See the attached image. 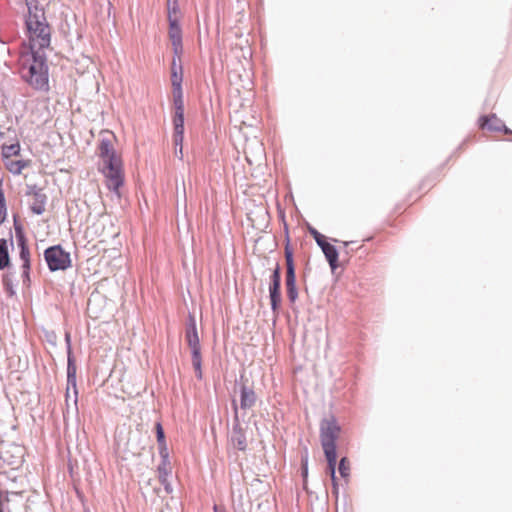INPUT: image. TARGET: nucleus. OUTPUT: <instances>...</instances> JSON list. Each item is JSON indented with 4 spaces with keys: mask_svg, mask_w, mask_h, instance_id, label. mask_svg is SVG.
I'll use <instances>...</instances> for the list:
<instances>
[{
    "mask_svg": "<svg viewBox=\"0 0 512 512\" xmlns=\"http://www.w3.org/2000/svg\"><path fill=\"white\" fill-rule=\"evenodd\" d=\"M25 26L29 33V50L32 63L28 68V76L25 81L34 89L40 91L49 90V68L44 49L51 44V27L45 13L35 16L34 19H25Z\"/></svg>",
    "mask_w": 512,
    "mask_h": 512,
    "instance_id": "f257e3e1",
    "label": "nucleus"
},
{
    "mask_svg": "<svg viewBox=\"0 0 512 512\" xmlns=\"http://www.w3.org/2000/svg\"><path fill=\"white\" fill-rule=\"evenodd\" d=\"M174 71L183 73V67H182L181 62L177 63V61H175V59H173L172 63H171V73H173Z\"/></svg>",
    "mask_w": 512,
    "mask_h": 512,
    "instance_id": "ea45409f",
    "label": "nucleus"
},
{
    "mask_svg": "<svg viewBox=\"0 0 512 512\" xmlns=\"http://www.w3.org/2000/svg\"><path fill=\"white\" fill-rule=\"evenodd\" d=\"M3 179H0V204H6L5 194L2 188Z\"/></svg>",
    "mask_w": 512,
    "mask_h": 512,
    "instance_id": "c03bdc74",
    "label": "nucleus"
},
{
    "mask_svg": "<svg viewBox=\"0 0 512 512\" xmlns=\"http://www.w3.org/2000/svg\"><path fill=\"white\" fill-rule=\"evenodd\" d=\"M155 433H156V440H157L158 446H163V445L167 444L165 431H164V428H163L161 422H156Z\"/></svg>",
    "mask_w": 512,
    "mask_h": 512,
    "instance_id": "c756f323",
    "label": "nucleus"
},
{
    "mask_svg": "<svg viewBox=\"0 0 512 512\" xmlns=\"http://www.w3.org/2000/svg\"><path fill=\"white\" fill-rule=\"evenodd\" d=\"M34 197V202L31 205V211L36 215H42L45 212V207L47 203V195L42 190L39 193H36Z\"/></svg>",
    "mask_w": 512,
    "mask_h": 512,
    "instance_id": "a211bd4d",
    "label": "nucleus"
},
{
    "mask_svg": "<svg viewBox=\"0 0 512 512\" xmlns=\"http://www.w3.org/2000/svg\"><path fill=\"white\" fill-rule=\"evenodd\" d=\"M183 73H171L172 91L182 90Z\"/></svg>",
    "mask_w": 512,
    "mask_h": 512,
    "instance_id": "2f4dec72",
    "label": "nucleus"
},
{
    "mask_svg": "<svg viewBox=\"0 0 512 512\" xmlns=\"http://www.w3.org/2000/svg\"><path fill=\"white\" fill-rule=\"evenodd\" d=\"M168 477L169 476L159 477V481L163 485L164 490L166 491V493L170 494V493H172L173 488H172V485H171L170 481L168 480Z\"/></svg>",
    "mask_w": 512,
    "mask_h": 512,
    "instance_id": "4c0bfd02",
    "label": "nucleus"
},
{
    "mask_svg": "<svg viewBox=\"0 0 512 512\" xmlns=\"http://www.w3.org/2000/svg\"><path fill=\"white\" fill-rule=\"evenodd\" d=\"M107 180V188L115 193L119 192V188L124 184L123 164L112 168L101 170Z\"/></svg>",
    "mask_w": 512,
    "mask_h": 512,
    "instance_id": "f8f14e48",
    "label": "nucleus"
},
{
    "mask_svg": "<svg viewBox=\"0 0 512 512\" xmlns=\"http://www.w3.org/2000/svg\"><path fill=\"white\" fill-rule=\"evenodd\" d=\"M168 15L177 14L180 11L178 0H168Z\"/></svg>",
    "mask_w": 512,
    "mask_h": 512,
    "instance_id": "c9c22d12",
    "label": "nucleus"
},
{
    "mask_svg": "<svg viewBox=\"0 0 512 512\" xmlns=\"http://www.w3.org/2000/svg\"><path fill=\"white\" fill-rule=\"evenodd\" d=\"M174 135L173 141L175 146H180L182 151V143L184 138V111H175L173 117Z\"/></svg>",
    "mask_w": 512,
    "mask_h": 512,
    "instance_id": "4468645a",
    "label": "nucleus"
},
{
    "mask_svg": "<svg viewBox=\"0 0 512 512\" xmlns=\"http://www.w3.org/2000/svg\"><path fill=\"white\" fill-rule=\"evenodd\" d=\"M43 255L51 272L64 271L71 267V255L60 244L46 248Z\"/></svg>",
    "mask_w": 512,
    "mask_h": 512,
    "instance_id": "39448f33",
    "label": "nucleus"
},
{
    "mask_svg": "<svg viewBox=\"0 0 512 512\" xmlns=\"http://www.w3.org/2000/svg\"><path fill=\"white\" fill-rule=\"evenodd\" d=\"M244 375H240L239 394H240V408L242 410L251 409L257 402V395L253 387L242 382Z\"/></svg>",
    "mask_w": 512,
    "mask_h": 512,
    "instance_id": "ddd939ff",
    "label": "nucleus"
},
{
    "mask_svg": "<svg viewBox=\"0 0 512 512\" xmlns=\"http://www.w3.org/2000/svg\"><path fill=\"white\" fill-rule=\"evenodd\" d=\"M175 154H176V155H177V154H180V155L182 156V151L180 152V150H179V151H177V149H176V150H175Z\"/></svg>",
    "mask_w": 512,
    "mask_h": 512,
    "instance_id": "09e8293b",
    "label": "nucleus"
},
{
    "mask_svg": "<svg viewBox=\"0 0 512 512\" xmlns=\"http://www.w3.org/2000/svg\"><path fill=\"white\" fill-rule=\"evenodd\" d=\"M65 344H66V350H67V385L68 387H72L75 395L74 403L77 407V367H76V361L75 357L73 355L72 351V344H71V335L69 332L65 333ZM67 391H69V388H67ZM68 398V392H66V399Z\"/></svg>",
    "mask_w": 512,
    "mask_h": 512,
    "instance_id": "0eeeda50",
    "label": "nucleus"
},
{
    "mask_svg": "<svg viewBox=\"0 0 512 512\" xmlns=\"http://www.w3.org/2000/svg\"><path fill=\"white\" fill-rule=\"evenodd\" d=\"M158 452L161 459H170L167 444L158 446Z\"/></svg>",
    "mask_w": 512,
    "mask_h": 512,
    "instance_id": "58836bf2",
    "label": "nucleus"
},
{
    "mask_svg": "<svg viewBox=\"0 0 512 512\" xmlns=\"http://www.w3.org/2000/svg\"><path fill=\"white\" fill-rule=\"evenodd\" d=\"M25 448L16 443L4 445L0 451V460L8 466L16 469L24 462Z\"/></svg>",
    "mask_w": 512,
    "mask_h": 512,
    "instance_id": "6e6552de",
    "label": "nucleus"
},
{
    "mask_svg": "<svg viewBox=\"0 0 512 512\" xmlns=\"http://www.w3.org/2000/svg\"><path fill=\"white\" fill-rule=\"evenodd\" d=\"M188 346L190 348L191 353L195 352V351L196 352L201 351L200 341L199 342H194V343H188Z\"/></svg>",
    "mask_w": 512,
    "mask_h": 512,
    "instance_id": "79ce46f5",
    "label": "nucleus"
},
{
    "mask_svg": "<svg viewBox=\"0 0 512 512\" xmlns=\"http://www.w3.org/2000/svg\"><path fill=\"white\" fill-rule=\"evenodd\" d=\"M23 481L16 469L0 472V512H11L10 503L23 497Z\"/></svg>",
    "mask_w": 512,
    "mask_h": 512,
    "instance_id": "f03ea898",
    "label": "nucleus"
},
{
    "mask_svg": "<svg viewBox=\"0 0 512 512\" xmlns=\"http://www.w3.org/2000/svg\"><path fill=\"white\" fill-rule=\"evenodd\" d=\"M7 216L6 204H0V225L3 224Z\"/></svg>",
    "mask_w": 512,
    "mask_h": 512,
    "instance_id": "a19ab883",
    "label": "nucleus"
},
{
    "mask_svg": "<svg viewBox=\"0 0 512 512\" xmlns=\"http://www.w3.org/2000/svg\"><path fill=\"white\" fill-rule=\"evenodd\" d=\"M99 156L103 161V168L101 170H106V168H112L123 164L121 157L117 155L108 138H103L100 141Z\"/></svg>",
    "mask_w": 512,
    "mask_h": 512,
    "instance_id": "9b49d317",
    "label": "nucleus"
},
{
    "mask_svg": "<svg viewBox=\"0 0 512 512\" xmlns=\"http://www.w3.org/2000/svg\"><path fill=\"white\" fill-rule=\"evenodd\" d=\"M11 267V260L9 256L8 240L5 238L0 239V270Z\"/></svg>",
    "mask_w": 512,
    "mask_h": 512,
    "instance_id": "6ab92c4d",
    "label": "nucleus"
},
{
    "mask_svg": "<svg viewBox=\"0 0 512 512\" xmlns=\"http://www.w3.org/2000/svg\"><path fill=\"white\" fill-rule=\"evenodd\" d=\"M352 243H353L352 241H346V242H343V244H344L345 248H348V246H349L350 244H352ZM345 253H346V254H349L348 249H346V250H345Z\"/></svg>",
    "mask_w": 512,
    "mask_h": 512,
    "instance_id": "a18cd8bd",
    "label": "nucleus"
},
{
    "mask_svg": "<svg viewBox=\"0 0 512 512\" xmlns=\"http://www.w3.org/2000/svg\"><path fill=\"white\" fill-rule=\"evenodd\" d=\"M284 255L286 261L285 287L287 298L290 303H295L298 298V289L296 286V268L294 263L293 249L291 248L289 241L285 246Z\"/></svg>",
    "mask_w": 512,
    "mask_h": 512,
    "instance_id": "423d86ee",
    "label": "nucleus"
},
{
    "mask_svg": "<svg viewBox=\"0 0 512 512\" xmlns=\"http://www.w3.org/2000/svg\"><path fill=\"white\" fill-rule=\"evenodd\" d=\"M2 284L9 297L16 295L14 273L8 272L2 276Z\"/></svg>",
    "mask_w": 512,
    "mask_h": 512,
    "instance_id": "b1692460",
    "label": "nucleus"
},
{
    "mask_svg": "<svg viewBox=\"0 0 512 512\" xmlns=\"http://www.w3.org/2000/svg\"><path fill=\"white\" fill-rule=\"evenodd\" d=\"M28 15L25 19H34V17L41 16V13H45L44 7L40 5L39 0H29L26 2Z\"/></svg>",
    "mask_w": 512,
    "mask_h": 512,
    "instance_id": "5701e85b",
    "label": "nucleus"
},
{
    "mask_svg": "<svg viewBox=\"0 0 512 512\" xmlns=\"http://www.w3.org/2000/svg\"><path fill=\"white\" fill-rule=\"evenodd\" d=\"M171 45H172V50H173V59H175V61H180V58H181V55L183 53V43L182 41H173L171 42Z\"/></svg>",
    "mask_w": 512,
    "mask_h": 512,
    "instance_id": "473e14b6",
    "label": "nucleus"
},
{
    "mask_svg": "<svg viewBox=\"0 0 512 512\" xmlns=\"http://www.w3.org/2000/svg\"><path fill=\"white\" fill-rule=\"evenodd\" d=\"M341 431L336 417L331 414L320 422V442L323 452L337 451L336 442Z\"/></svg>",
    "mask_w": 512,
    "mask_h": 512,
    "instance_id": "20e7f679",
    "label": "nucleus"
},
{
    "mask_svg": "<svg viewBox=\"0 0 512 512\" xmlns=\"http://www.w3.org/2000/svg\"><path fill=\"white\" fill-rule=\"evenodd\" d=\"M158 478L170 476L172 473L170 459H161L160 464L157 467Z\"/></svg>",
    "mask_w": 512,
    "mask_h": 512,
    "instance_id": "bb28decb",
    "label": "nucleus"
},
{
    "mask_svg": "<svg viewBox=\"0 0 512 512\" xmlns=\"http://www.w3.org/2000/svg\"><path fill=\"white\" fill-rule=\"evenodd\" d=\"M3 132L0 131V139L3 137Z\"/></svg>",
    "mask_w": 512,
    "mask_h": 512,
    "instance_id": "3c124183",
    "label": "nucleus"
},
{
    "mask_svg": "<svg viewBox=\"0 0 512 512\" xmlns=\"http://www.w3.org/2000/svg\"><path fill=\"white\" fill-rule=\"evenodd\" d=\"M175 154H176V155H177V154H180V155L182 156V151L180 152V150H179V151H177V149H176V150H175Z\"/></svg>",
    "mask_w": 512,
    "mask_h": 512,
    "instance_id": "8fccbe9b",
    "label": "nucleus"
},
{
    "mask_svg": "<svg viewBox=\"0 0 512 512\" xmlns=\"http://www.w3.org/2000/svg\"><path fill=\"white\" fill-rule=\"evenodd\" d=\"M321 250L332 270L334 272L339 266V252L333 244L326 242L322 245Z\"/></svg>",
    "mask_w": 512,
    "mask_h": 512,
    "instance_id": "2eb2a0df",
    "label": "nucleus"
},
{
    "mask_svg": "<svg viewBox=\"0 0 512 512\" xmlns=\"http://www.w3.org/2000/svg\"><path fill=\"white\" fill-rule=\"evenodd\" d=\"M492 118L494 122H497V125L489 126V131L494 132H503L504 134H512V130H510L504 122L496 116V114H492Z\"/></svg>",
    "mask_w": 512,
    "mask_h": 512,
    "instance_id": "a878e982",
    "label": "nucleus"
},
{
    "mask_svg": "<svg viewBox=\"0 0 512 512\" xmlns=\"http://www.w3.org/2000/svg\"><path fill=\"white\" fill-rule=\"evenodd\" d=\"M233 408V425L229 436V440L232 445L239 451H245L247 448V439L245 429L242 427L238 414V405L235 399L232 400Z\"/></svg>",
    "mask_w": 512,
    "mask_h": 512,
    "instance_id": "1a4fd4ad",
    "label": "nucleus"
},
{
    "mask_svg": "<svg viewBox=\"0 0 512 512\" xmlns=\"http://www.w3.org/2000/svg\"><path fill=\"white\" fill-rule=\"evenodd\" d=\"M43 190V188L38 187L36 184H28L26 185V196H35L36 193H39Z\"/></svg>",
    "mask_w": 512,
    "mask_h": 512,
    "instance_id": "e433bc0d",
    "label": "nucleus"
},
{
    "mask_svg": "<svg viewBox=\"0 0 512 512\" xmlns=\"http://www.w3.org/2000/svg\"><path fill=\"white\" fill-rule=\"evenodd\" d=\"M308 232L313 237V239L315 240L319 247H321L327 242L326 237L323 234H321L316 228L310 225L308 226Z\"/></svg>",
    "mask_w": 512,
    "mask_h": 512,
    "instance_id": "7c9ffc66",
    "label": "nucleus"
},
{
    "mask_svg": "<svg viewBox=\"0 0 512 512\" xmlns=\"http://www.w3.org/2000/svg\"><path fill=\"white\" fill-rule=\"evenodd\" d=\"M191 362L198 380L203 379L201 351L191 353Z\"/></svg>",
    "mask_w": 512,
    "mask_h": 512,
    "instance_id": "393cba45",
    "label": "nucleus"
},
{
    "mask_svg": "<svg viewBox=\"0 0 512 512\" xmlns=\"http://www.w3.org/2000/svg\"><path fill=\"white\" fill-rule=\"evenodd\" d=\"M185 339H186L187 344L200 341L199 336H198L196 319L191 314H189L187 322H186Z\"/></svg>",
    "mask_w": 512,
    "mask_h": 512,
    "instance_id": "dca6fc26",
    "label": "nucleus"
},
{
    "mask_svg": "<svg viewBox=\"0 0 512 512\" xmlns=\"http://www.w3.org/2000/svg\"><path fill=\"white\" fill-rule=\"evenodd\" d=\"M10 238H9V241H10V245L13 247V235H12V232H10Z\"/></svg>",
    "mask_w": 512,
    "mask_h": 512,
    "instance_id": "49530a36",
    "label": "nucleus"
},
{
    "mask_svg": "<svg viewBox=\"0 0 512 512\" xmlns=\"http://www.w3.org/2000/svg\"><path fill=\"white\" fill-rule=\"evenodd\" d=\"M332 494L338 499L339 497V484L338 480L335 482H332Z\"/></svg>",
    "mask_w": 512,
    "mask_h": 512,
    "instance_id": "37998d69",
    "label": "nucleus"
},
{
    "mask_svg": "<svg viewBox=\"0 0 512 512\" xmlns=\"http://www.w3.org/2000/svg\"><path fill=\"white\" fill-rule=\"evenodd\" d=\"M175 111H184L183 90L172 91Z\"/></svg>",
    "mask_w": 512,
    "mask_h": 512,
    "instance_id": "c85d7f7f",
    "label": "nucleus"
},
{
    "mask_svg": "<svg viewBox=\"0 0 512 512\" xmlns=\"http://www.w3.org/2000/svg\"><path fill=\"white\" fill-rule=\"evenodd\" d=\"M6 169L13 175H20L22 170L30 165L29 160H6L4 162Z\"/></svg>",
    "mask_w": 512,
    "mask_h": 512,
    "instance_id": "aec40b11",
    "label": "nucleus"
},
{
    "mask_svg": "<svg viewBox=\"0 0 512 512\" xmlns=\"http://www.w3.org/2000/svg\"><path fill=\"white\" fill-rule=\"evenodd\" d=\"M327 461V471L330 475L331 482L337 481L336 468H337V451L324 452Z\"/></svg>",
    "mask_w": 512,
    "mask_h": 512,
    "instance_id": "412c9836",
    "label": "nucleus"
},
{
    "mask_svg": "<svg viewBox=\"0 0 512 512\" xmlns=\"http://www.w3.org/2000/svg\"><path fill=\"white\" fill-rule=\"evenodd\" d=\"M269 297L272 312L277 315L281 304V267L276 263L270 277Z\"/></svg>",
    "mask_w": 512,
    "mask_h": 512,
    "instance_id": "9d476101",
    "label": "nucleus"
},
{
    "mask_svg": "<svg viewBox=\"0 0 512 512\" xmlns=\"http://www.w3.org/2000/svg\"><path fill=\"white\" fill-rule=\"evenodd\" d=\"M213 511H214V512H219V507H218L217 505H214V507H213Z\"/></svg>",
    "mask_w": 512,
    "mask_h": 512,
    "instance_id": "de8ad7c7",
    "label": "nucleus"
},
{
    "mask_svg": "<svg viewBox=\"0 0 512 512\" xmlns=\"http://www.w3.org/2000/svg\"><path fill=\"white\" fill-rule=\"evenodd\" d=\"M338 471L340 476L347 480L350 476V465L347 457H342L338 463Z\"/></svg>",
    "mask_w": 512,
    "mask_h": 512,
    "instance_id": "cd10ccee",
    "label": "nucleus"
},
{
    "mask_svg": "<svg viewBox=\"0 0 512 512\" xmlns=\"http://www.w3.org/2000/svg\"><path fill=\"white\" fill-rule=\"evenodd\" d=\"M301 476L303 478L304 483L308 477V451H305V454L301 457Z\"/></svg>",
    "mask_w": 512,
    "mask_h": 512,
    "instance_id": "72a5a7b5",
    "label": "nucleus"
},
{
    "mask_svg": "<svg viewBox=\"0 0 512 512\" xmlns=\"http://www.w3.org/2000/svg\"><path fill=\"white\" fill-rule=\"evenodd\" d=\"M491 125H497V122L493 121L492 114L490 116L483 115L479 118V126L482 129L486 128L489 130V126Z\"/></svg>",
    "mask_w": 512,
    "mask_h": 512,
    "instance_id": "f704fd0d",
    "label": "nucleus"
},
{
    "mask_svg": "<svg viewBox=\"0 0 512 512\" xmlns=\"http://www.w3.org/2000/svg\"><path fill=\"white\" fill-rule=\"evenodd\" d=\"M169 21V38L171 42L173 41H182V28L180 25V21L177 17H173L172 15H168Z\"/></svg>",
    "mask_w": 512,
    "mask_h": 512,
    "instance_id": "f3484780",
    "label": "nucleus"
},
{
    "mask_svg": "<svg viewBox=\"0 0 512 512\" xmlns=\"http://www.w3.org/2000/svg\"><path fill=\"white\" fill-rule=\"evenodd\" d=\"M13 225L15 230V237L17 241V246L19 248V258L22 261L21 270H22V282L25 286H30V271H31V258H30V249L28 246V240L24 231L23 224L18 219L17 215L13 216Z\"/></svg>",
    "mask_w": 512,
    "mask_h": 512,
    "instance_id": "7ed1b4c3",
    "label": "nucleus"
},
{
    "mask_svg": "<svg viewBox=\"0 0 512 512\" xmlns=\"http://www.w3.org/2000/svg\"><path fill=\"white\" fill-rule=\"evenodd\" d=\"M20 152H21V146L18 141H16L15 143H12L10 145H6V144L2 145L1 154H2V158H3L4 162L6 160H10V158L12 156H18L20 154Z\"/></svg>",
    "mask_w": 512,
    "mask_h": 512,
    "instance_id": "4be33fe9",
    "label": "nucleus"
}]
</instances>
